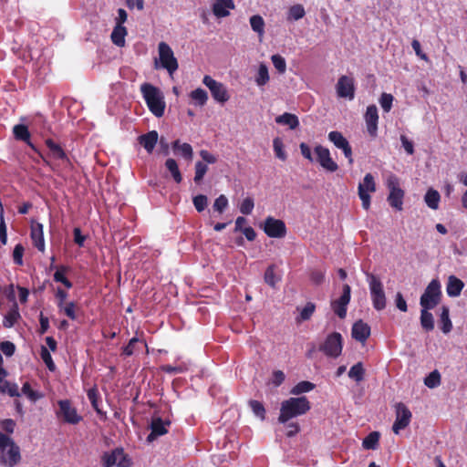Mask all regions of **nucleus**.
<instances>
[{
	"label": "nucleus",
	"instance_id": "1",
	"mask_svg": "<svg viewBox=\"0 0 467 467\" xmlns=\"http://www.w3.org/2000/svg\"><path fill=\"white\" fill-rule=\"evenodd\" d=\"M310 408V402L305 396L289 398L281 403L278 421L285 424L293 418L306 414Z\"/></svg>",
	"mask_w": 467,
	"mask_h": 467
},
{
	"label": "nucleus",
	"instance_id": "2",
	"mask_svg": "<svg viewBox=\"0 0 467 467\" xmlns=\"http://www.w3.org/2000/svg\"><path fill=\"white\" fill-rule=\"evenodd\" d=\"M140 91L150 112L157 118L164 114L165 101L162 92L159 88L150 83H143Z\"/></svg>",
	"mask_w": 467,
	"mask_h": 467
},
{
	"label": "nucleus",
	"instance_id": "3",
	"mask_svg": "<svg viewBox=\"0 0 467 467\" xmlns=\"http://www.w3.org/2000/svg\"><path fill=\"white\" fill-rule=\"evenodd\" d=\"M367 278L374 308L378 311L383 310L386 307L387 299L381 281L378 276L369 273H367Z\"/></svg>",
	"mask_w": 467,
	"mask_h": 467
},
{
	"label": "nucleus",
	"instance_id": "4",
	"mask_svg": "<svg viewBox=\"0 0 467 467\" xmlns=\"http://www.w3.org/2000/svg\"><path fill=\"white\" fill-rule=\"evenodd\" d=\"M441 298V284L438 279H433L430 282L421 295L420 304L422 308L433 309L440 304Z\"/></svg>",
	"mask_w": 467,
	"mask_h": 467
},
{
	"label": "nucleus",
	"instance_id": "5",
	"mask_svg": "<svg viewBox=\"0 0 467 467\" xmlns=\"http://www.w3.org/2000/svg\"><path fill=\"white\" fill-rule=\"evenodd\" d=\"M20 461V448L9 437V441L0 447V462L6 467H15Z\"/></svg>",
	"mask_w": 467,
	"mask_h": 467
},
{
	"label": "nucleus",
	"instance_id": "6",
	"mask_svg": "<svg viewBox=\"0 0 467 467\" xmlns=\"http://www.w3.org/2000/svg\"><path fill=\"white\" fill-rule=\"evenodd\" d=\"M343 348L342 336L338 332L329 334L324 343L319 346V350L330 358H337L341 355Z\"/></svg>",
	"mask_w": 467,
	"mask_h": 467
},
{
	"label": "nucleus",
	"instance_id": "7",
	"mask_svg": "<svg viewBox=\"0 0 467 467\" xmlns=\"http://www.w3.org/2000/svg\"><path fill=\"white\" fill-rule=\"evenodd\" d=\"M159 57L161 67L172 75L178 69V61L174 57L172 49L165 42L159 43Z\"/></svg>",
	"mask_w": 467,
	"mask_h": 467
},
{
	"label": "nucleus",
	"instance_id": "8",
	"mask_svg": "<svg viewBox=\"0 0 467 467\" xmlns=\"http://www.w3.org/2000/svg\"><path fill=\"white\" fill-rule=\"evenodd\" d=\"M376 192V183L371 173H367L363 182L358 184V193L362 202V207L368 210L370 207V192Z\"/></svg>",
	"mask_w": 467,
	"mask_h": 467
},
{
	"label": "nucleus",
	"instance_id": "9",
	"mask_svg": "<svg viewBox=\"0 0 467 467\" xmlns=\"http://www.w3.org/2000/svg\"><path fill=\"white\" fill-rule=\"evenodd\" d=\"M102 464L104 467H129L130 465V459L124 453L122 449H116L110 453H104L102 456Z\"/></svg>",
	"mask_w": 467,
	"mask_h": 467
},
{
	"label": "nucleus",
	"instance_id": "10",
	"mask_svg": "<svg viewBox=\"0 0 467 467\" xmlns=\"http://www.w3.org/2000/svg\"><path fill=\"white\" fill-rule=\"evenodd\" d=\"M262 227L265 234L271 238H282L286 234L285 223L272 216L266 217Z\"/></svg>",
	"mask_w": 467,
	"mask_h": 467
},
{
	"label": "nucleus",
	"instance_id": "11",
	"mask_svg": "<svg viewBox=\"0 0 467 467\" xmlns=\"http://www.w3.org/2000/svg\"><path fill=\"white\" fill-rule=\"evenodd\" d=\"M202 82L210 89L213 98L216 101L224 103L229 99L227 89L223 83L214 80L210 76H205Z\"/></svg>",
	"mask_w": 467,
	"mask_h": 467
},
{
	"label": "nucleus",
	"instance_id": "12",
	"mask_svg": "<svg viewBox=\"0 0 467 467\" xmlns=\"http://www.w3.org/2000/svg\"><path fill=\"white\" fill-rule=\"evenodd\" d=\"M396 409V420L392 426V431L395 434H398L400 430L405 429L410 422L411 412L407 406L399 402L395 406Z\"/></svg>",
	"mask_w": 467,
	"mask_h": 467
},
{
	"label": "nucleus",
	"instance_id": "13",
	"mask_svg": "<svg viewBox=\"0 0 467 467\" xmlns=\"http://www.w3.org/2000/svg\"><path fill=\"white\" fill-rule=\"evenodd\" d=\"M388 187L390 191L389 195L388 197V201L393 208L401 211L402 210V200L404 196V192L399 187V182L397 178L390 177L388 180Z\"/></svg>",
	"mask_w": 467,
	"mask_h": 467
},
{
	"label": "nucleus",
	"instance_id": "14",
	"mask_svg": "<svg viewBox=\"0 0 467 467\" xmlns=\"http://www.w3.org/2000/svg\"><path fill=\"white\" fill-rule=\"evenodd\" d=\"M315 153L317 154V161L327 171L334 172L338 169L337 164L330 157L328 149L318 145L315 148Z\"/></svg>",
	"mask_w": 467,
	"mask_h": 467
},
{
	"label": "nucleus",
	"instance_id": "15",
	"mask_svg": "<svg viewBox=\"0 0 467 467\" xmlns=\"http://www.w3.org/2000/svg\"><path fill=\"white\" fill-rule=\"evenodd\" d=\"M350 293L351 288L348 284H346L343 285V293L341 296L337 300L332 302V308L340 318L346 317L347 306L350 301Z\"/></svg>",
	"mask_w": 467,
	"mask_h": 467
},
{
	"label": "nucleus",
	"instance_id": "16",
	"mask_svg": "<svg viewBox=\"0 0 467 467\" xmlns=\"http://www.w3.org/2000/svg\"><path fill=\"white\" fill-rule=\"evenodd\" d=\"M337 93L339 98L353 99L355 95L354 80L348 76H342L338 78L336 86Z\"/></svg>",
	"mask_w": 467,
	"mask_h": 467
},
{
	"label": "nucleus",
	"instance_id": "17",
	"mask_svg": "<svg viewBox=\"0 0 467 467\" xmlns=\"http://www.w3.org/2000/svg\"><path fill=\"white\" fill-rule=\"evenodd\" d=\"M58 405V414L65 421L71 424H77L80 421L81 417L78 415L76 409L71 406L68 400H60Z\"/></svg>",
	"mask_w": 467,
	"mask_h": 467
},
{
	"label": "nucleus",
	"instance_id": "18",
	"mask_svg": "<svg viewBox=\"0 0 467 467\" xmlns=\"http://www.w3.org/2000/svg\"><path fill=\"white\" fill-rule=\"evenodd\" d=\"M365 121L367 126V130L371 137L377 136L378 131V121H379V114L378 109L375 105H370L367 108L365 113Z\"/></svg>",
	"mask_w": 467,
	"mask_h": 467
},
{
	"label": "nucleus",
	"instance_id": "19",
	"mask_svg": "<svg viewBox=\"0 0 467 467\" xmlns=\"http://www.w3.org/2000/svg\"><path fill=\"white\" fill-rule=\"evenodd\" d=\"M170 421H163L160 417H154L150 423V433L147 437V441L151 442L158 437L167 433L166 426L170 425Z\"/></svg>",
	"mask_w": 467,
	"mask_h": 467
},
{
	"label": "nucleus",
	"instance_id": "20",
	"mask_svg": "<svg viewBox=\"0 0 467 467\" xmlns=\"http://www.w3.org/2000/svg\"><path fill=\"white\" fill-rule=\"evenodd\" d=\"M235 8L234 0H214L212 10L213 15L218 17H226L230 15V10Z\"/></svg>",
	"mask_w": 467,
	"mask_h": 467
},
{
	"label": "nucleus",
	"instance_id": "21",
	"mask_svg": "<svg viewBox=\"0 0 467 467\" xmlns=\"http://www.w3.org/2000/svg\"><path fill=\"white\" fill-rule=\"evenodd\" d=\"M10 289H11V292H10V295L8 296V297H10V299L13 300L14 303H13L11 309L5 316L4 322H3V326L7 328L12 327L17 322V320L20 318L18 306H17V303L15 301V294H14L13 285L10 286Z\"/></svg>",
	"mask_w": 467,
	"mask_h": 467
},
{
	"label": "nucleus",
	"instance_id": "22",
	"mask_svg": "<svg viewBox=\"0 0 467 467\" xmlns=\"http://www.w3.org/2000/svg\"><path fill=\"white\" fill-rule=\"evenodd\" d=\"M351 335L357 341L364 343L370 336V327L362 320H358L354 323Z\"/></svg>",
	"mask_w": 467,
	"mask_h": 467
},
{
	"label": "nucleus",
	"instance_id": "23",
	"mask_svg": "<svg viewBox=\"0 0 467 467\" xmlns=\"http://www.w3.org/2000/svg\"><path fill=\"white\" fill-rule=\"evenodd\" d=\"M159 135L156 130L149 131L138 138L140 144L146 150L148 153H151L158 142Z\"/></svg>",
	"mask_w": 467,
	"mask_h": 467
},
{
	"label": "nucleus",
	"instance_id": "24",
	"mask_svg": "<svg viewBox=\"0 0 467 467\" xmlns=\"http://www.w3.org/2000/svg\"><path fill=\"white\" fill-rule=\"evenodd\" d=\"M13 133H14L16 140L26 142L35 151L37 152L36 148L30 141V132L26 125H24V124L15 125L13 128Z\"/></svg>",
	"mask_w": 467,
	"mask_h": 467
},
{
	"label": "nucleus",
	"instance_id": "25",
	"mask_svg": "<svg viewBox=\"0 0 467 467\" xmlns=\"http://www.w3.org/2000/svg\"><path fill=\"white\" fill-rule=\"evenodd\" d=\"M464 286L463 282L455 275H450L448 278L446 292L449 296L456 297L460 296Z\"/></svg>",
	"mask_w": 467,
	"mask_h": 467
},
{
	"label": "nucleus",
	"instance_id": "26",
	"mask_svg": "<svg viewBox=\"0 0 467 467\" xmlns=\"http://www.w3.org/2000/svg\"><path fill=\"white\" fill-rule=\"evenodd\" d=\"M31 238L34 242L35 246L41 252L45 250V241L43 234V225L36 223L31 226Z\"/></svg>",
	"mask_w": 467,
	"mask_h": 467
},
{
	"label": "nucleus",
	"instance_id": "27",
	"mask_svg": "<svg viewBox=\"0 0 467 467\" xmlns=\"http://www.w3.org/2000/svg\"><path fill=\"white\" fill-rule=\"evenodd\" d=\"M127 29L122 25L117 24L111 33V40L118 47H124Z\"/></svg>",
	"mask_w": 467,
	"mask_h": 467
},
{
	"label": "nucleus",
	"instance_id": "28",
	"mask_svg": "<svg viewBox=\"0 0 467 467\" xmlns=\"http://www.w3.org/2000/svg\"><path fill=\"white\" fill-rule=\"evenodd\" d=\"M275 122L282 125H287L291 130H295L299 125L298 118L292 113H284L275 118Z\"/></svg>",
	"mask_w": 467,
	"mask_h": 467
},
{
	"label": "nucleus",
	"instance_id": "29",
	"mask_svg": "<svg viewBox=\"0 0 467 467\" xmlns=\"http://www.w3.org/2000/svg\"><path fill=\"white\" fill-rule=\"evenodd\" d=\"M46 144L49 149V156L57 160H67V157L63 149L54 142L51 139L46 140Z\"/></svg>",
	"mask_w": 467,
	"mask_h": 467
},
{
	"label": "nucleus",
	"instance_id": "30",
	"mask_svg": "<svg viewBox=\"0 0 467 467\" xmlns=\"http://www.w3.org/2000/svg\"><path fill=\"white\" fill-rule=\"evenodd\" d=\"M440 199L441 195L439 192L432 188H430L424 196V201L427 206L432 210L438 209Z\"/></svg>",
	"mask_w": 467,
	"mask_h": 467
},
{
	"label": "nucleus",
	"instance_id": "31",
	"mask_svg": "<svg viewBox=\"0 0 467 467\" xmlns=\"http://www.w3.org/2000/svg\"><path fill=\"white\" fill-rule=\"evenodd\" d=\"M349 379L355 380L356 382H360L364 380L365 378V368L363 367L362 362H358L354 366H352L348 373Z\"/></svg>",
	"mask_w": 467,
	"mask_h": 467
},
{
	"label": "nucleus",
	"instance_id": "32",
	"mask_svg": "<svg viewBox=\"0 0 467 467\" xmlns=\"http://www.w3.org/2000/svg\"><path fill=\"white\" fill-rule=\"evenodd\" d=\"M430 309L421 308L420 311V325L426 331H431L434 328V318Z\"/></svg>",
	"mask_w": 467,
	"mask_h": 467
},
{
	"label": "nucleus",
	"instance_id": "33",
	"mask_svg": "<svg viewBox=\"0 0 467 467\" xmlns=\"http://www.w3.org/2000/svg\"><path fill=\"white\" fill-rule=\"evenodd\" d=\"M440 321L441 324V329L442 332L445 334L449 333L452 328V324L449 316V307L446 306H441Z\"/></svg>",
	"mask_w": 467,
	"mask_h": 467
},
{
	"label": "nucleus",
	"instance_id": "34",
	"mask_svg": "<svg viewBox=\"0 0 467 467\" xmlns=\"http://www.w3.org/2000/svg\"><path fill=\"white\" fill-rule=\"evenodd\" d=\"M250 25L252 29L258 34L261 39L265 34V21L259 15H254L250 17Z\"/></svg>",
	"mask_w": 467,
	"mask_h": 467
},
{
	"label": "nucleus",
	"instance_id": "35",
	"mask_svg": "<svg viewBox=\"0 0 467 467\" xmlns=\"http://www.w3.org/2000/svg\"><path fill=\"white\" fill-rule=\"evenodd\" d=\"M165 166L168 169V171L171 172L173 180L180 183L182 180V173L179 170L178 164L174 159H168L165 161Z\"/></svg>",
	"mask_w": 467,
	"mask_h": 467
},
{
	"label": "nucleus",
	"instance_id": "36",
	"mask_svg": "<svg viewBox=\"0 0 467 467\" xmlns=\"http://www.w3.org/2000/svg\"><path fill=\"white\" fill-rule=\"evenodd\" d=\"M190 97L195 101L197 105L201 107L204 106L208 100L207 92L201 88L192 90L190 94Z\"/></svg>",
	"mask_w": 467,
	"mask_h": 467
},
{
	"label": "nucleus",
	"instance_id": "37",
	"mask_svg": "<svg viewBox=\"0 0 467 467\" xmlns=\"http://www.w3.org/2000/svg\"><path fill=\"white\" fill-rule=\"evenodd\" d=\"M379 432L372 431L363 440V447L367 450H375L379 440Z\"/></svg>",
	"mask_w": 467,
	"mask_h": 467
},
{
	"label": "nucleus",
	"instance_id": "38",
	"mask_svg": "<svg viewBox=\"0 0 467 467\" xmlns=\"http://www.w3.org/2000/svg\"><path fill=\"white\" fill-rule=\"evenodd\" d=\"M269 81L268 67L265 64L262 63L259 66L255 82L257 86H265Z\"/></svg>",
	"mask_w": 467,
	"mask_h": 467
},
{
	"label": "nucleus",
	"instance_id": "39",
	"mask_svg": "<svg viewBox=\"0 0 467 467\" xmlns=\"http://www.w3.org/2000/svg\"><path fill=\"white\" fill-rule=\"evenodd\" d=\"M328 139L337 148L340 150H342L348 143L347 139L339 131H330L328 133Z\"/></svg>",
	"mask_w": 467,
	"mask_h": 467
},
{
	"label": "nucleus",
	"instance_id": "40",
	"mask_svg": "<svg viewBox=\"0 0 467 467\" xmlns=\"http://www.w3.org/2000/svg\"><path fill=\"white\" fill-rule=\"evenodd\" d=\"M424 384L430 388L434 389L441 384V374L438 370H433L425 379Z\"/></svg>",
	"mask_w": 467,
	"mask_h": 467
},
{
	"label": "nucleus",
	"instance_id": "41",
	"mask_svg": "<svg viewBox=\"0 0 467 467\" xmlns=\"http://www.w3.org/2000/svg\"><path fill=\"white\" fill-rule=\"evenodd\" d=\"M315 388V384L309 381H301L297 383L290 391L293 395H299L305 392H308Z\"/></svg>",
	"mask_w": 467,
	"mask_h": 467
},
{
	"label": "nucleus",
	"instance_id": "42",
	"mask_svg": "<svg viewBox=\"0 0 467 467\" xmlns=\"http://www.w3.org/2000/svg\"><path fill=\"white\" fill-rule=\"evenodd\" d=\"M316 306L312 302H308L301 310L300 316L296 318L297 322L308 320L315 312Z\"/></svg>",
	"mask_w": 467,
	"mask_h": 467
},
{
	"label": "nucleus",
	"instance_id": "43",
	"mask_svg": "<svg viewBox=\"0 0 467 467\" xmlns=\"http://www.w3.org/2000/svg\"><path fill=\"white\" fill-rule=\"evenodd\" d=\"M249 405H250L253 412L254 413V415L257 416L258 418H260V420H264L265 418V409L263 403H261L258 400H253L249 401Z\"/></svg>",
	"mask_w": 467,
	"mask_h": 467
},
{
	"label": "nucleus",
	"instance_id": "44",
	"mask_svg": "<svg viewBox=\"0 0 467 467\" xmlns=\"http://www.w3.org/2000/svg\"><path fill=\"white\" fill-rule=\"evenodd\" d=\"M208 167L205 163L202 161H197L195 163V176H194V182L195 183H201L202 181L205 173L207 172Z\"/></svg>",
	"mask_w": 467,
	"mask_h": 467
},
{
	"label": "nucleus",
	"instance_id": "45",
	"mask_svg": "<svg viewBox=\"0 0 467 467\" xmlns=\"http://www.w3.org/2000/svg\"><path fill=\"white\" fill-rule=\"evenodd\" d=\"M279 281L275 274V265H269L265 273V282L272 287L275 286V284Z\"/></svg>",
	"mask_w": 467,
	"mask_h": 467
},
{
	"label": "nucleus",
	"instance_id": "46",
	"mask_svg": "<svg viewBox=\"0 0 467 467\" xmlns=\"http://www.w3.org/2000/svg\"><path fill=\"white\" fill-rule=\"evenodd\" d=\"M272 63L274 67L276 68V70L280 74H284L286 70V63L283 57H281L278 54L273 55L271 57Z\"/></svg>",
	"mask_w": 467,
	"mask_h": 467
},
{
	"label": "nucleus",
	"instance_id": "47",
	"mask_svg": "<svg viewBox=\"0 0 467 467\" xmlns=\"http://www.w3.org/2000/svg\"><path fill=\"white\" fill-rule=\"evenodd\" d=\"M192 202L197 212L202 213L207 207L208 198L206 195L199 194L193 197Z\"/></svg>",
	"mask_w": 467,
	"mask_h": 467
},
{
	"label": "nucleus",
	"instance_id": "48",
	"mask_svg": "<svg viewBox=\"0 0 467 467\" xmlns=\"http://www.w3.org/2000/svg\"><path fill=\"white\" fill-rule=\"evenodd\" d=\"M273 146L275 156L282 161L286 160V153L284 150V144L280 138L274 139Z\"/></svg>",
	"mask_w": 467,
	"mask_h": 467
},
{
	"label": "nucleus",
	"instance_id": "49",
	"mask_svg": "<svg viewBox=\"0 0 467 467\" xmlns=\"http://www.w3.org/2000/svg\"><path fill=\"white\" fill-rule=\"evenodd\" d=\"M40 356H41V358L43 359L44 363L47 365V368L50 371H54L56 369L55 363L52 360L49 351L44 346L41 347Z\"/></svg>",
	"mask_w": 467,
	"mask_h": 467
},
{
	"label": "nucleus",
	"instance_id": "50",
	"mask_svg": "<svg viewBox=\"0 0 467 467\" xmlns=\"http://www.w3.org/2000/svg\"><path fill=\"white\" fill-rule=\"evenodd\" d=\"M393 96L389 93H382L379 99V103L381 108L385 112H389L391 109L392 102H393Z\"/></svg>",
	"mask_w": 467,
	"mask_h": 467
},
{
	"label": "nucleus",
	"instance_id": "51",
	"mask_svg": "<svg viewBox=\"0 0 467 467\" xmlns=\"http://www.w3.org/2000/svg\"><path fill=\"white\" fill-rule=\"evenodd\" d=\"M305 16V9L301 5H295L289 9V19L299 20Z\"/></svg>",
	"mask_w": 467,
	"mask_h": 467
},
{
	"label": "nucleus",
	"instance_id": "52",
	"mask_svg": "<svg viewBox=\"0 0 467 467\" xmlns=\"http://www.w3.org/2000/svg\"><path fill=\"white\" fill-rule=\"evenodd\" d=\"M254 207V202L253 198L246 197L245 199H244V201L242 202V203L240 205V212L243 214L248 215L252 213Z\"/></svg>",
	"mask_w": 467,
	"mask_h": 467
},
{
	"label": "nucleus",
	"instance_id": "53",
	"mask_svg": "<svg viewBox=\"0 0 467 467\" xmlns=\"http://www.w3.org/2000/svg\"><path fill=\"white\" fill-rule=\"evenodd\" d=\"M227 205L228 200L223 194H222L215 199L213 203V209L218 213H222L226 209Z\"/></svg>",
	"mask_w": 467,
	"mask_h": 467
},
{
	"label": "nucleus",
	"instance_id": "54",
	"mask_svg": "<svg viewBox=\"0 0 467 467\" xmlns=\"http://www.w3.org/2000/svg\"><path fill=\"white\" fill-rule=\"evenodd\" d=\"M0 349L6 357H12L16 351V346L11 341H3L0 343Z\"/></svg>",
	"mask_w": 467,
	"mask_h": 467
},
{
	"label": "nucleus",
	"instance_id": "55",
	"mask_svg": "<svg viewBox=\"0 0 467 467\" xmlns=\"http://www.w3.org/2000/svg\"><path fill=\"white\" fill-rule=\"evenodd\" d=\"M24 247L22 244H18L15 246L14 252H13V258L14 262L18 265H23V254H24Z\"/></svg>",
	"mask_w": 467,
	"mask_h": 467
},
{
	"label": "nucleus",
	"instance_id": "56",
	"mask_svg": "<svg viewBox=\"0 0 467 467\" xmlns=\"http://www.w3.org/2000/svg\"><path fill=\"white\" fill-rule=\"evenodd\" d=\"M22 392L28 397L33 401H36L40 398L39 394L36 391H34L30 384L28 382H26L22 387Z\"/></svg>",
	"mask_w": 467,
	"mask_h": 467
},
{
	"label": "nucleus",
	"instance_id": "57",
	"mask_svg": "<svg viewBox=\"0 0 467 467\" xmlns=\"http://www.w3.org/2000/svg\"><path fill=\"white\" fill-rule=\"evenodd\" d=\"M177 152H180L182 156L188 161H191L193 156L192 148L189 143H182L181 149Z\"/></svg>",
	"mask_w": 467,
	"mask_h": 467
},
{
	"label": "nucleus",
	"instance_id": "58",
	"mask_svg": "<svg viewBox=\"0 0 467 467\" xmlns=\"http://www.w3.org/2000/svg\"><path fill=\"white\" fill-rule=\"evenodd\" d=\"M76 305L73 302L67 303L65 306H62V308L65 315L69 317L70 319L74 320L76 319V313H75Z\"/></svg>",
	"mask_w": 467,
	"mask_h": 467
},
{
	"label": "nucleus",
	"instance_id": "59",
	"mask_svg": "<svg viewBox=\"0 0 467 467\" xmlns=\"http://www.w3.org/2000/svg\"><path fill=\"white\" fill-rule=\"evenodd\" d=\"M400 141L406 152L410 155L414 153L413 142L410 141L405 135L400 136Z\"/></svg>",
	"mask_w": 467,
	"mask_h": 467
},
{
	"label": "nucleus",
	"instance_id": "60",
	"mask_svg": "<svg viewBox=\"0 0 467 467\" xmlns=\"http://www.w3.org/2000/svg\"><path fill=\"white\" fill-rule=\"evenodd\" d=\"M285 379V376L282 370H275L273 372L272 383L275 387H278L284 382Z\"/></svg>",
	"mask_w": 467,
	"mask_h": 467
},
{
	"label": "nucleus",
	"instance_id": "61",
	"mask_svg": "<svg viewBox=\"0 0 467 467\" xmlns=\"http://www.w3.org/2000/svg\"><path fill=\"white\" fill-rule=\"evenodd\" d=\"M1 427L6 432L13 433L16 427V422L12 419H5L1 421Z\"/></svg>",
	"mask_w": 467,
	"mask_h": 467
},
{
	"label": "nucleus",
	"instance_id": "62",
	"mask_svg": "<svg viewBox=\"0 0 467 467\" xmlns=\"http://www.w3.org/2000/svg\"><path fill=\"white\" fill-rule=\"evenodd\" d=\"M162 370L170 373V374H178L182 373L186 370L185 366H171V365H165L162 367Z\"/></svg>",
	"mask_w": 467,
	"mask_h": 467
},
{
	"label": "nucleus",
	"instance_id": "63",
	"mask_svg": "<svg viewBox=\"0 0 467 467\" xmlns=\"http://www.w3.org/2000/svg\"><path fill=\"white\" fill-rule=\"evenodd\" d=\"M88 398L90 400L93 408L96 410L98 413H101V410H99L98 406V398H97V391L94 389H91L88 391Z\"/></svg>",
	"mask_w": 467,
	"mask_h": 467
},
{
	"label": "nucleus",
	"instance_id": "64",
	"mask_svg": "<svg viewBox=\"0 0 467 467\" xmlns=\"http://www.w3.org/2000/svg\"><path fill=\"white\" fill-rule=\"evenodd\" d=\"M396 306L402 312H406L408 310L407 303L405 299L403 298V296L401 293H397L396 295Z\"/></svg>",
	"mask_w": 467,
	"mask_h": 467
}]
</instances>
